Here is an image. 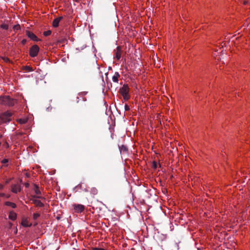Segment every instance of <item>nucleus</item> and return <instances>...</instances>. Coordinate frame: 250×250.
<instances>
[{
	"label": "nucleus",
	"instance_id": "20",
	"mask_svg": "<svg viewBox=\"0 0 250 250\" xmlns=\"http://www.w3.org/2000/svg\"><path fill=\"white\" fill-rule=\"evenodd\" d=\"M51 34V31L50 30H48L46 31H44L43 33V35L45 36H49Z\"/></svg>",
	"mask_w": 250,
	"mask_h": 250
},
{
	"label": "nucleus",
	"instance_id": "34",
	"mask_svg": "<svg viewBox=\"0 0 250 250\" xmlns=\"http://www.w3.org/2000/svg\"><path fill=\"white\" fill-rule=\"evenodd\" d=\"M83 190L85 192H88V189H87L86 188H84V189H83Z\"/></svg>",
	"mask_w": 250,
	"mask_h": 250
},
{
	"label": "nucleus",
	"instance_id": "6",
	"mask_svg": "<svg viewBox=\"0 0 250 250\" xmlns=\"http://www.w3.org/2000/svg\"><path fill=\"white\" fill-rule=\"evenodd\" d=\"M11 191L14 193H17L21 191V187L20 185L14 184L11 186Z\"/></svg>",
	"mask_w": 250,
	"mask_h": 250
},
{
	"label": "nucleus",
	"instance_id": "37",
	"mask_svg": "<svg viewBox=\"0 0 250 250\" xmlns=\"http://www.w3.org/2000/svg\"><path fill=\"white\" fill-rule=\"evenodd\" d=\"M1 137H2V135H0V138H1ZM0 146H1V143L0 142Z\"/></svg>",
	"mask_w": 250,
	"mask_h": 250
},
{
	"label": "nucleus",
	"instance_id": "17",
	"mask_svg": "<svg viewBox=\"0 0 250 250\" xmlns=\"http://www.w3.org/2000/svg\"><path fill=\"white\" fill-rule=\"evenodd\" d=\"M40 216V214L39 213H34L33 215V218L34 220H37V219Z\"/></svg>",
	"mask_w": 250,
	"mask_h": 250
},
{
	"label": "nucleus",
	"instance_id": "43",
	"mask_svg": "<svg viewBox=\"0 0 250 250\" xmlns=\"http://www.w3.org/2000/svg\"><path fill=\"white\" fill-rule=\"evenodd\" d=\"M9 226H12V223H10Z\"/></svg>",
	"mask_w": 250,
	"mask_h": 250
},
{
	"label": "nucleus",
	"instance_id": "14",
	"mask_svg": "<svg viewBox=\"0 0 250 250\" xmlns=\"http://www.w3.org/2000/svg\"><path fill=\"white\" fill-rule=\"evenodd\" d=\"M120 77L119 73L118 72L115 73L114 75L112 77V81L114 82L118 83V79Z\"/></svg>",
	"mask_w": 250,
	"mask_h": 250
},
{
	"label": "nucleus",
	"instance_id": "21",
	"mask_svg": "<svg viewBox=\"0 0 250 250\" xmlns=\"http://www.w3.org/2000/svg\"><path fill=\"white\" fill-rule=\"evenodd\" d=\"M0 197H5L6 198H9L10 197L9 194L6 195L3 193H0Z\"/></svg>",
	"mask_w": 250,
	"mask_h": 250
},
{
	"label": "nucleus",
	"instance_id": "35",
	"mask_svg": "<svg viewBox=\"0 0 250 250\" xmlns=\"http://www.w3.org/2000/svg\"><path fill=\"white\" fill-rule=\"evenodd\" d=\"M248 3V1L246 0L244 1L243 4H247Z\"/></svg>",
	"mask_w": 250,
	"mask_h": 250
},
{
	"label": "nucleus",
	"instance_id": "1",
	"mask_svg": "<svg viewBox=\"0 0 250 250\" xmlns=\"http://www.w3.org/2000/svg\"><path fill=\"white\" fill-rule=\"evenodd\" d=\"M13 113L10 111H6L0 114V125L8 124L11 121Z\"/></svg>",
	"mask_w": 250,
	"mask_h": 250
},
{
	"label": "nucleus",
	"instance_id": "29",
	"mask_svg": "<svg viewBox=\"0 0 250 250\" xmlns=\"http://www.w3.org/2000/svg\"><path fill=\"white\" fill-rule=\"evenodd\" d=\"M4 61L5 62H10V60L9 59V58L6 57V58H4L3 59Z\"/></svg>",
	"mask_w": 250,
	"mask_h": 250
},
{
	"label": "nucleus",
	"instance_id": "22",
	"mask_svg": "<svg viewBox=\"0 0 250 250\" xmlns=\"http://www.w3.org/2000/svg\"><path fill=\"white\" fill-rule=\"evenodd\" d=\"M0 27L1 28H2L3 29L7 30L8 29V25L6 24H2L0 25Z\"/></svg>",
	"mask_w": 250,
	"mask_h": 250
},
{
	"label": "nucleus",
	"instance_id": "41",
	"mask_svg": "<svg viewBox=\"0 0 250 250\" xmlns=\"http://www.w3.org/2000/svg\"><path fill=\"white\" fill-rule=\"evenodd\" d=\"M22 180H20V183H22Z\"/></svg>",
	"mask_w": 250,
	"mask_h": 250
},
{
	"label": "nucleus",
	"instance_id": "8",
	"mask_svg": "<svg viewBox=\"0 0 250 250\" xmlns=\"http://www.w3.org/2000/svg\"><path fill=\"white\" fill-rule=\"evenodd\" d=\"M63 19V17L61 16L55 18L52 22V25L54 27H57L59 26L60 21L62 20Z\"/></svg>",
	"mask_w": 250,
	"mask_h": 250
},
{
	"label": "nucleus",
	"instance_id": "33",
	"mask_svg": "<svg viewBox=\"0 0 250 250\" xmlns=\"http://www.w3.org/2000/svg\"><path fill=\"white\" fill-rule=\"evenodd\" d=\"M4 186L1 184H0V189L1 190L3 188Z\"/></svg>",
	"mask_w": 250,
	"mask_h": 250
},
{
	"label": "nucleus",
	"instance_id": "3",
	"mask_svg": "<svg viewBox=\"0 0 250 250\" xmlns=\"http://www.w3.org/2000/svg\"><path fill=\"white\" fill-rule=\"evenodd\" d=\"M129 91V88L127 84H124L119 89L120 93L122 95L125 101H127L130 99V96L128 94Z\"/></svg>",
	"mask_w": 250,
	"mask_h": 250
},
{
	"label": "nucleus",
	"instance_id": "42",
	"mask_svg": "<svg viewBox=\"0 0 250 250\" xmlns=\"http://www.w3.org/2000/svg\"><path fill=\"white\" fill-rule=\"evenodd\" d=\"M9 226H12V223H10Z\"/></svg>",
	"mask_w": 250,
	"mask_h": 250
},
{
	"label": "nucleus",
	"instance_id": "23",
	"mask_svg": "<svg viewBox=\"0 0 250 250\" xmlns=\"http://www.w3.org/2000/svg\"><path fill=\"white\" fill-rule=\"evenodd\" d=\"M20 29H21V26L19 24H17L13 26V29L14 30H19Z\"/></svg>",
	"mask_w": 250,
	"mask_h": 250
},
{
	"label": "nucleus",
	"instance_id": "30",
	"mask_svg": "<svg viewBox=\"0 0 250 250\" xmlns=\"http://www.w3.org/2000/svg\"><path fill=\"white\" fill-rule=\"evenodd\" d=\"M26 40H25V39L21 41V43H22V44H25V43H26Z\"/></svg>",
	"mask_w": 250,
	"mask_h": 250
},
{
	"label": "nucleus",
	"instance_id": "28",
	"mask_svg": "<svg viewBox=\"0 0 250 250\" xmlns=\"http://www.w3.org/2000/svg\"><path fill=\"white\" fill-rule=\"evenodd\" d=\"M92 250H105L102 248H92Z\"/></svg>",
	"mask_w": 250,
	"mask_h": 250
},
{
	"label": "nucleus",
	"instance_id": "31",
	"mask_svg": "<svg viewBox=\"0 0 250 250\" xmlns=\"http://www.w3.org/2000/svg\"><path fill=\"white\" fill-rule=\"evenodd\" d=\"M24 186L26 188H28L29 187V184L28 183H25Z\"/></svg>",
	"mask_w": 250,
	"mask_h": 250
},
{
	"label": "nucleus",
	"instance_id": "5",
	"mask_svg": "<svg viewBox=\"0 0 250 250\" xmlns=\"http://www.w3.org/2000/svg\"><path fill=\"white\" fill-rule=\"evenodd\" d=\"M74 209L75 211L77 213H81L84 209V206L81 204H74L73 205Z\"/></svg>",
	"mask_w": 250,
	"mask_h": 250
},
{
	"label": "nucleus",
	"instance_id": "18",
	"mask_svg": "<svg viewBox=\"0 0 250 250\" xmlns=\"http://www.w3.org/2000/svg\"><path fill=\"white\" fill-rule=\"evenodd\" d=\"M23 69L26 70V71H33V68L29 66H25L23 68Z\"/></svg>",
	"mask_w": 250,
	"mask_h": 250
},
{
	"label": "nucleus",
	"instance_id": "38",
	"mask_svg": "<svg viewBox=\"0 0 250 250\" xmlns=\"http://www.w3.org/2000/svg\"><path fill=\"white\" fill-rule=\"evenodd\" d=\"M123 149H125V147H124V146H123Z\"/></svg>",
	"mask_w": 250,
	"mask_h": 250
},
{
	"label": "nucleus",
	"instance_id": "2",
	"mask_svg": "<svg viewBox=\"0 0 250 250\" xmlns=\"http://www.w3.org/2000/svg\"><path fill=\"white\" fill-rule=\"evenodd\" d=\"M0 104L4 105L12 106L15 104V100L8 96H0Z\"/></svg>",
	"mask_w": 250,
	"mask_h": 250
},
{
	"label": "nucleus",
	"instance_id": "7",
	"mask_svg": "<svg viewBox=\"0 0 250 250\" xmlns=\"http://www.w3.org/2000/svg\"><path fill=\"white\" fill-rule=\"evenodd\" d=\"M26 35L31 40L34 41H38L39 40L38 37L33 33L30 31H26Z\"/></svg>",
	"mask_w": 250,
	"mask_h": 250
},
{
	"label": "nucleus",
	"instance_id": "39",
	"mask_svg": "<svg viewBox=\"0 0 250 250\" xmlns=\"http://www.w3.org/2000/svg\"><path fill=\"white\" fill-rule=\"evenodd\" d=\"M123 149H125V147H124V146H123Z\"/></svg>",
	"mask_w": 250,
	"mask_h": 250
},
{
	"label": "nucleus",
	"instance_id": "11",
	"mask_svg": "<svg viewBox=\"0 0 250 250\" xmlns=\"http://www.w3.org/2000/svg\"><path fill=\"white\" fill-rule=\"evenodd\" d=\"M9 218L12 220V221H14L17 218V214L13 211H11L9 212Z\"/></svg>",
	"mask_w": 250,
	"mask_h": 250
},
{
	"label": "nucleus",
	"instance_id": "24",
	"mask_svg": "<svg viewBox=\"0 0 250 250\" xmlns=\"http://www.w3.org/2000/svg\"><path fill=\"white\" fill-rule=\"evenodd\" d=\"M75 188H78V189H83V185L81 183L79 184L78 185H77L76 187H75Z\"/></svg>",
	"mask_w": 250,
	"mask_h": 250
},
{
	"label": "nucleus",
	"instance_id": "15",
	"mask_svg": "<svg viewBox=\"0 0 250 250\" xmlns=\"http://www.w3.org/2000/svg\"><path fill=\"white\" fill-rule=\"evenodd\" d=\"M4 204H5V205H6L7 206L11 207L13 208H15L17 207V205L16 204H15L14 203L9 202V201H7V202H5Z\"/></svg>",
	"mask_w": 250,
	"mask_h": 250
},
{
	"label": "nucleus",
	"instance_id": "16",
	"mask_svg": "<svg viewBox=\"0 0 250 250\" xmlns=\"http://www.w3.org/2000/svg\"><path fill=\"white\" fill-rule=\"evenodd\" d=\"M90 192L93 195H95L98 193V189L96 188H92L91 189Z\"/></svg>",
	"mask_w": 250,
	"mask_h": 250
},
{
	"label": "nucleus",
	"instance_id": "9",
	"mask_svg": "<svg viewBox=\"0 0 250 250\" xmlns=\"http://www.w3.org/2000/svg\"><path fill=\"white\" fill-rule=\"evenodd\" d=\"M34 190L35 191V193L37 195V196L34 195V196H33V197L37 198H41V197L39 195L41 194V192L39 188L37 185H34Z\"/></svg>",
	"mask_w": 250,
	"mask_h": 250
},
{
	"label": "nucleus",
	"instance_id": "32",
	"mask_svg": "<svg viewBox=\"0 0 250 250\" xmlns=\"http://www.w3.org/2000/svg\"><path fill=\"white\" fill-rule=\"evenodd\" d=\"M11 180V179H7L6 181H5V183L6 184H8L10 181Z\"/></svg>",
	"mask_w": 250,
	"mask_h": 250
},
{
	"label": "nucleus",
	"instance_id": "26",
	"mask_svg": "<svg viewBox=\"0 0 250 250\" xmlns=\"http://www.w3.org/2000/svg\"><path fill=\"white\" fill-rule=\"evenodd\" d=\"M8 162V160L7 159H4L3 160H2L1 161V163L4 164H6Z\"/></svg>",
	"mask_w": 250,
	"mask_h": 250
},
{
	"label": "nucleus",
	"instance_id": "19",
	"mask_svg": "<svg viewBox=\"0 0 250 250\" xmlns=\"http://www.w3.org/2000/svg\"><path fill=\"white\" fill-rule=\"evenodd\" d=\"M18 122L21 124H24L26 123L27 120L24 119H20L18 120Z\"/></svg>",
	"mask_w": 250,
	"mask_h": 250
},
{
	"label": "nucleus",
	"instance_id": "10",
	"mask_svg": "<svg viewBox=\"0 0 250 250\" xmlns=\"http://www.w3.org/2000/svg\"><path fill=\"white\" fill-rule=\"evenodd\" d=\"M21 225L24 227H29L32 226V224H28V218H23L21 222Z\"/></svg>",
	"mask_w": 250,
	"mask_h": 250
},
{
	"label": "nucleus",
	"instance_id": "40",
	"mask_svg": "<svg viewBox=\"0 0 250 250\" xmlns=\"http://www.w3.org/2000/svg\"><path fill=\"white\" fill-rule=\"evenodd\" d=\"M123 149H125V147H124V146H123Z\"/></svg>",
	"mask_w": 250,
	"mask_h": 250
},
{
	"label": "nucleus",
	"instance_id": "13",
	"mask_svg": "<svg viewBox=\"0 0 250 250\" xmlns=\"http://www.w3.org/2000/svg\"><path fill=\"white\" fill-rule=\"evenodd\" d=\"M121 57V50L119 46L117 47V51L116 52V58L118 60H120Z\"/></svg>",
	"mask_w": 250,
	"mask_h": 250
},
{
	"label": "nucleus",
	"instance_id": "4",
	"mask_svg": "<svg viewBox=\"0 0 250 250\" xmlns=\"http://www.w3.org/2000/svg\"><path fill=\"white\" fill-rule=\"evenodd\" d=\"M39 47L35 44L33 45L30 49L29 55L32 57H35L37 56L39 51Z\"/></svg>",
	"mask_w": 250,
	"mask_h": 250
},
{
	"label": "nucleus",
	"instance_id": "25",
	"mask_svg": "<svg viewBox=\"0 0 250 250\" xmlns=\"http://www.w3.org/2000/svg\"><path fill=\"white\" fill-rule=\"evenodd\" d=\"M157 164L156 162L154 161L152 164V167L155 169L157 168Z\"/></svg>",
	"mask_w": 250,
	"mask_h": 250
},
{
	"label": "nucleus",
	"instance_id": "27",
	"mask_svg": "<svg viewBox=\"0 0 250 250\" xmlns=\"http://www.w3.org/2000/svg\"><path fill=\"white\" fill-rule=\"evenodd\" d=\"M125 111H128L130 109L129 106L126 104H125Z\"/></svg>",
	"mask_w": 250,
	"mask_h": 250
},
{
	"label": "nucleus",
	"instance_id": "12",
	"mask_svg": "<svg viewBox=\"0 0 250 250\" xmlns=\"http://www.w3.org/2000/svg\"><path fill=\"white\" fill-rule=\"evenodd\" d=\"M32 201L33 203H34L36 206L39 207H43L44 206V204L40 200L37 199H33Z\"/></svg>",
	"mask_w": 250,
	"mask_h": 250
},
{
	"label": "nucleus",
	"instance_id": "36",
	"mask_svg": "<svg viewBox=\"0 0 250 250\" xmlns=\"http://www.w3.org/2000/svg\"><path fill=\"white\" fill-rule=\"evenodd\" d=\"M6 146H7V147L9 146V145L7 143H6Z\"/></svg>",
	"mask_w": 250,
	"mask_h": 250
}]
</instances>
